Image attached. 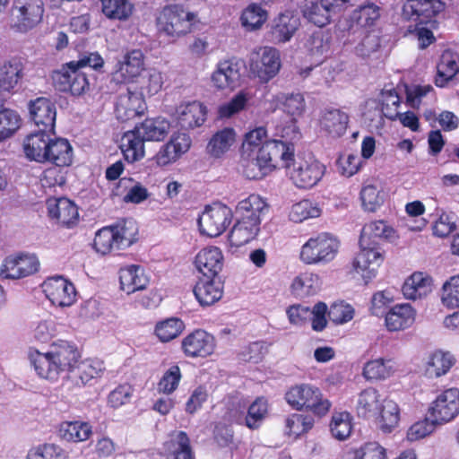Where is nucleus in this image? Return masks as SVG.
<instances>
[{
    "instance_id": "6e6552de",
    "label": "nucleus",
    "mask_w": 459,
    "mask_h": 459,
    "mask_svg": "<svg viewBox=\"0 0 459 459\" xmlns=\"http://www.w3.org/2000/svg\"><path fill=\"white\" fill-rule=\"evenodd\" d=\"M294 185L299 188H310L316 186L323 178L325 167L315 157L299 158L294 161L292 169L287 168Z\"/></svg>"
},
{
    "instance_id": "a19ab883",
    "label": "nucleus",
    "mask_w": 459,
    "mask_h": 459,
    "mask_svg": "<svg viewBox=\"0 0 459 459\" xmlns=\"http://www.w3.org/2000/svg\"><path fill=\"white\" fill-rule=\"evenodd\" d=\"M164 446L167 459H194L190 440L184 431L173 433Z\"/></svg>"
},
{
    "instance_id": "b1692460",
    "label": "nucleus",
    "mask_w": 459,
    "mask_h": 459,
    "mask_svg": "<svg viewBox=\"0 0 459 459\" xmlns=\"http://www.w3.org/2000/svg\"><path fill=\"white\" fill-rule=\"evenodd\" d=\"M55 132L39 130L30 134L23 141V151L26 158L37 162H46L47 151Z\"/></svg>"
},
{
    "instance_id": "680f3d73",
    "label": "nucleus",
    "mask_w": 459,
    "mask_h": 459,
    "mask_svg": "<svg viewBox=\"0 0 459 459\" xmlns=\"http://www.w3.org/2000/svg\"><path fill=\"white\" fill-rule=\"evenodd\" d=\"M313 426L314 419L309 415L293 413L286 419L287 433L294 437L307 432Z\"/></svg>"
},
{
    "instance_id": "603ef678",
    "label": "nucleus",
    "mask_w": 459,
    "mask_h": 459,
    "mask_svg": "<svg viewBox=\"0 0 459 459\" xmlns=\"http://www.w3.org/2000/svg\"><path fill=\"white\" fill-rule=\"evenodd\" d=\"M185 329L184 322L178 317H169L156 324L154 333L161 342L177 338Z\"/></svg>"
},
{
    "instance_id": "bb28decb",
    "label": "nucleus",
    "mask_w": 459,
    "mask_h": 459,
    "mask_svg": "<svg viewBox=\"0 0 459 459\" xmlns=\"http://www.w3.org/2000/svg\"><path fill=\"white\" fill-rule=\"evenodd\" d=\"M103 369V364L100 360L85 359L81 362L78 360L67 371L68 378L74 382L75 385L83 386L91 380L100 377Z\"/></svg>"
},
{
    "instance_id": "864d4df0",
    "label": "nucleus",
    "mask_w": 459,
    "mask_h": 459,
    "mask_svg": "<svg viewBox=\"0 0 459 459\" xmlns=\"http://www.w3.org/2000/svg\"><path fill=\"white\" fill-rule=\"evenodd\" d=\"M352 430V417L347 411L334 412L330 423V431L338 440H345Z\"/></svg>"
},
{
    "instance_id": "3c124183",
    "label": "nucleus",
    "mask_w": 459,
    "mask_h": 459,
    "mask_svg": "<svg viewBox=\"0 0 459 459\" xmlns=\"http://www.w3.org/2000/svg\"><path fill=\"white\" fill-rule=\"evenodd\" d=\"M111 229L118 243V248L128 247L135 242L138 228L134 220H124L111 226Z\"/></svg>"
},
{
    "instance_id": "6e6d98bb",
    "label": "nucleus",
    "mask_w": 459,
    "mask_h": 459,
    "mask_svg": "<svg viewBox=\"0 0 459 459\" xmlns=\"http://www.w3.org/2000/svg\"><path fill=\"white\" fill-rule=\"evenodd\" d=\"M119 186L127 190L123 198L126 203L141 204L150 196L148 189L131 178H122L119 180Z\"/></svg>"
},
{
    "instance_id": "49530a36",
    "label": "nucleus",
    "mask_w": 459,
    "mask_h": 459,
    "mask_svg": "<svg viewBox=\"0 0 459 459\" xmlns=\"http://www.w3.org/2000/svg\"><path fill=\"white\" fill-rule=\"evenodd\" d=\"M103 14L110 20L127 21L134 11L130 0H100Z\"/></svg>"
},
{
    "instance_id": "dca6fc26",
    "label": "nucleus",
    "mask_w": 459,
    "mask_h": 459,
    "mask_svg": "<svg viewBox=\"0 0 459 459\" xmlns=\"http://www.w3.org/2000/svg\"><path fill=\"white\" fill-rule=\"evenodd\" d=\"M191 146V138L185 133L173 134L169 141L163 144L152 160L159 167H166L176 162Z\"/></svg>"
},
{
    "instance_id": "9d476101",
    "label": "nucleus",
    "mask_w": 459,
    "mask_h": 459,
    "mask_svg": "<svg viewBox=\"0 0 459 459\" xmlns=\"http://www.w3.org/2000/svg\"><path fill=\"white\" fill-rule=\"evenodd\" d=\"M255 157L270 171L278 166L279 160L283 167L289 168L290 162L293 160L294 147L282 141L270 140L255 152Z\"/></svg>"
},
{
    "instance_id": "473e14b6",
    "label": "nucleus",
    "mask_w": 459,
    "mask_h": 459,
    "mask_svg": "<svg viewBox=\"0 0 459 459\" xmlns=\"http://www.w3.org/2000/svg\"><path fill=\"white\" fill-rule=\"evenodd\" d=\"M385 398L375 388H367L359 394L356 410L359 417L373 419L379 413L380 406Z\"/></svg>"
},
{
    "instance_id": "ddd939ff",
    "label": "nucleus",
    "mask_w": 459,
    "mask_h": 459,
    "mask_svg": "<svg viewBox=\"0 0 459 459\" xmlns=\"http://www.w3.org/2000/svg\"><path fill=\"white\" fill-rule=\"evenodd\" d=\"M42 287L46 297L54 306L70 307L76 300L74 285L62 276L48 278Z\"/></svg>"
},
{
    "instance_id": "cd10ccee",
    "label": "nucleus",
    "mask_w": 459,
    "mask_h": 459,
    "mask_svg": "<svg viewBox=\"0 0 459 459\" xmlns=\"http://www.w3.org/2000/svg\"><path fill=\"white\" fill-rule=\"evenodd\" d=\"M299 18L290 13L280 14L273 22L269 37L274 43H285L289 41L299 28Z\"/></svg>"
},
{
    "instance_id": "6ab92c4d",
    "label": "nucleus",
    "mask_w": 459,
    "mask_h": 459,
    "mask_svg": "<svg viewBox=\"0 0 459 459\" xmlns=\"http://www.w3.org/2000/svg\"><path fill=\"white\" fill-rule=\"evenodd\" d=\"M444 9L440 0H407L403 6V16L406 20L424 22Z\"/></svg>"
},
{
    "instance_id": "4d7b16f0",
    "label": "nucleus",
    "mask_w": 459,
    "mask_h": 459,
    "mask_svg": "<svg viewBox=\"0 0 459 459\" xmlns=\"http://www.w3.org/2000/svg\"><path fill=\"white\" fill-rule=\"evenodd\" d=\"M21 117L10 108L0 110V143L10 138L21 126Z\"/></svg>"
},
{
    "instance_id": "c9c22d12",
    "label": "nucleus",
    "mask_w": 459,
    "mask_h": 459,
    "mask_svg": "<svg viewBox=\"0 0 459 459\" xmlns=\"http://www.w3.org/2000/svg\"><path fill=\"white\" fill-rule=\"evenodd\" d=\"M121 289L127 294L143 290L148 284L144 270L138 265H129L119 272Z\"/></svg>"
},
{
    "instance_id": "f3484780",
    "label": "nucleus",
    "mask_w": 459,
    "mask_h": 459,
    "mask_svg": "<svg viewBox=\"0 0 459 459\" xmlns=\"http://www.w3.org/2000/svg\"><path fill=\"white\" fill-rule=\"evenodd\" d=\"M30 117L39 130L55 132L56 108L45 97H39L28 104Z\"/></svg>"
},
{
    "instance_id": "f704fd0d",
    "label": "nucleus",
    "mask_w": 459,
    "mask_h": 459,
    "mask_svg": "<svg viewBox=\"0 0 459 459\" xmlns=\"http://www.w3.org/2000/svg\"><path fill=\"white\" fill-rule=\"evenodd\" d=\"M402 290L407 299H422L432 291V279L423 273H414L405 281Z\"/></svg>"
},
{
    "instance_id": "72a5a7b5",
    "label": "nucleus",
    "mask_w": 459,
    "mask_h": 459,
    "mask_svg": "<svg viewBox=\"0 0 459 459\" xmlns=\"http://www.w3.org/2000/svg\"><path fill=\"white\" fill-rule=\"evenodd\" d=\"M459 72L458 56L450 50L442 53L437 65L435 84L437 87H446Z\"/></svg>"
},
{
    "instance_id": "4c0bfd02",
    "label": "nucleus",
    "mask_w": 459,
    "mask_h": 459,
    "mask_svg": "<svg viewBox=\"0 0 459 459\" xmlns=\"http://www.w3.org/2000/svg\"><path fill=\"white\" fill-rule=\"evenodd\" d=\"M47 161L56 167L70 166L73 161V148L70 143L64 138H51L47 151Z\"/></svg>"
},
{
    "instance_id": "2eb2a0df",
    "label": "nucleus",
    "mask_w": 459,
    "mask_h": 459,
    "mask_svg": "<svg viewBox=\"0 0 459 459\" xmlns=\"http://www.w3.org/2000/svg\"><path fill=\"white\" fill-rule=\"evenodd\" d=\"M26 60L13 56L0 65V93L14 94L25 76Z\"/></svg>"
},
{
    "instance_id": "09e8293b",
    "label": "nucleus",
    "mask_w": 459,
    "mask_h": 459,
    "mask_svg": "<svg viewBox=\"0 0 459 459\" xmlns=\"http://www.w3.org/2000/svg\"><path fill=\"white\" fill-rule=\"evenodd\" d=\"M394 371L395 365L392 359L378 358L364 365L363 376L368 380H380L388 378Z\"/></svg>"
},
{
    "instance_id": "4be33fe9",
    "label": "nucleus",
    "mask_w": 459,
    "mask_h": 459,
    "mask_svg": "<svg viewBox=\"0 0 459 459\" xmlns=\"http://www.w3.org/2000/svg\"><path fill=\"white\" fill-rule=\"evenodd\" d=\"M181 348L186 357L204 358L213 352V337L204 330H195L182 340Z\"/></svg>"
},
{
    "instance_id": "a211bd4d",
    "label": "nucleus",
    "mask_w": 459,
    "mask_h": 459,
    "mask_svg": "<svg viewBox=\"0 0 459 459\" xmlns=\"http://www.w3.org/2000/svg\"><path fill=\"white\" fill-rule=\"evenodd\" d=\"M241 65L236 59L220 61L211 76V82L218 90H234L240 83Z\"/></svg>"
},
{
    "instance_id": "c03bdc74",
    "label": "nucleus",
    "mask_w": 459,
    "mask_h": 459,
    "mask_svg": "<svg viewBox=\"0 0 459 459\" xmlns=\"http://www.w3.org/2000/svg\"><path fill=\"white\" fill-rule=\"evenodd\" d=\"M375 419H377V425L383 432H392L400 421V408L398 404L393 400L384 399L379 413Z\"/></svg>"
},
{
    "instance_id": "0eeeda50",
    "label": "nucleus",
    "mask_w": 459,
    "mask_h": 459,
    "mask_svg": "<svg viewBox=\"0 0 459 459\" xmlns=\"http://www.w3.org/2000/svg\"><path fill=\"white\" fill-rule=\"evenodd\" d=\"M359 252L352 260L351 268L368 282L376 276L384 262V251L378 244L369 245L365 240H359Z\"/></svg>"
},
{
    "instance_id": "c85d7f7f",
    "label": "nucleus",
    "mask_w": 459,
    "mask_h": 459,
    "mask_svg": "<svg viewBox=\"0 0 459 459\" xmlns=\"http://www.w3.org/2000/svg\"><path fill=\"white\" fill-rule=\"evenodd\" d=\"M260 231V224L256 221H247L239 218L229 233L228 240L230 248H238L255 239Z\"/></svg>"
},
{
    "instance_id": "338daca9",
    "label": "nucleus",
    "mask_w": 459,
    "mask_h": 459,
    "mask_svg": "<svg viewBox=\"0 0 459 459\" xmlns=\"http://www.w3.org/2000/svg\"><path fill=\"white\" fill-rule=\"evenodd\" d=\"M26 459H68V456L58 446L43 444L30 449Z\"/></svg>"
},
{
    "instance_id": "5fc2aeb1",
    "label": "nucleus",
    "mask_w": 459,
    "mask_h": 459,
    "mask_svg": "<svg viewBox=\"0 0 459 459\" xmlns=\"http://www.w3.org/2000/svg\"><path fill=\"white\" fill-rule=\"evenodd\" d=\"M385 195L379 186L367 183L360 191V200L363 208L368 212H376L384 203Z\"/></svg>"
},
{
    "instance_id": "a878e982",
    "label": "nucleus",
    "mask_w": 459,
    "mask_h": 459,
    "mask_svg": "<svg viewBox=\"0 0 459 459\" xmlns=\"http://www.w3.org/2000/svg\"><path fill=\"white\" fill-rule=\"evenodd\" d=\"M176 114L181 128L192 129L204 124L206 108L201 102L192 101L178 106Z\"/></svg>"
},
{
    "instance_id": "9b49d317",
    "label": "nucleus",
    "mask_w": 459,
    "mask_h": 459,
    "mask_svg": "<svg viewBox=\"0 0 459 459\" xmlns=\"http://www.w3.org/2000/svg\"><path fill=\"white\" fill-rule=\"evenodd\" d=\"M44 13L41 0H15L13 7V27L25 32L35 27Z\"/></svg>"
},
{
    "instance_id": "412c9836",
    "label": "nucleus",
    "mask_w": 459,
    "mask_h": 459,
    "mask_svg": "<svg viewBox=\"0 0 459 459\" xmlns=\"http://www.w3.org/2000/svg\"><path fill=\"white\" fill-rule=\"evenodd\" d=\"M144 108L145 103L142 94L126 89L118 95L115 112L118 120L126 122L142 115Z\"/></svg>"
},
{
    "instance_id": "58836bf2",
    "label": "nucleus",
    "mask_w": 459,
    "mask_h": 459,
    "mask_svg": "<svg viewBox=\"0 0 459 459\" xmlns=\"http://www.w3.org/2000/svg\"><path fill=\"white\" fill-rule=\"evenodd\" d=\"M138 134L145 141H163L169 133L170 123L161 117L147 118L139 126H136Z\"/></svg>"
},
{
    "instance_id": "37998d69",
    "label": "nucleus",
    "mask_w": 459,
    "mask_h": 459,
    "mask_svg": "<svg viewBox=\"0 0 459 459\" xmlns=\"http://www.w3.org/2000/svg\"><path fill=\"white\" fill-rule=\"evenodd\" d=\"M397 238L395 230L384 221H375L367 223L360 234L359 240H365L369 245L377 244V239L393 241Z\"/></svg>"
},
{
    "instance_id": "e433bc0d",
    "label": "nucleus",
    "mask_w": 459,
    "mask_h": 459,
    "mask_svg": "<svg viewBox=\"0 0 459 459\" xmlns=\"http://www.w3.org/2000/svg\"><path fill=\"white\" fill-rule=\"evenodd\" d=\"M268 212L266 202L258 195H250L237 205V212L240 218L247 221H256L261 224L262 216Z\"/></svg>"
},
{
    "instance_id": "aec40b11",
    "label": "nucleus",
    "mask_w": 459,
    "mask_h": 459,
    "mask_svg": "<svg viewBox=\"0 0 459 459\" xmlns=\"http://www.w3.org/2000/svg\"><path fill=\"white\" fill-rule=\"evenodd\" d=\"M195 267L206 279L217 278L223 267V255L217 247L200 250L195 257Z\"/></svg>"
},
{
    "instance_id": "39448f33",
    "label": "nucleus",
    "mask_w": 459,
    "mask_h": 459,
    "mask_svg": "<svg viewBox=\"0 0 459 459\" xmlns=\"http://www.w3.org/2000/svg\"><path fill=\"white\" fill-rule=\"evenodd\" d=\"M356 0H306L302 13L311 23L318 27L329 24L334 16L341 14Z\"/></svg>"
},
{
    "instance_id": "f257e3e1",
    "label": "nucleus",
    "mask_w": 459,
    "mask_h": 459,
    "mask_svg": "<svg viewBox=\"0 0 459 459\" xmlns=\"http://www.w3.org/2000/svg\"><path fill=\"white\" fill-rule=\"evenodd\" d=\"M80 359L77 348L67 342L53 343L47 351L29 348L28 359L36 376L48 383L58 382Z\"/></svg>"
},
{
    "instance_id": "4468645a",
    "label": "nucleus",
    "mask_w": 459,
    "mask_h": 459,
    "mask_svg": "<svg viewBox=\"0 0 459 459\" xmlns=\"http://www.w3.org/2000/svg\"><path fill=\"white\" fill-rule=\"evenodd\" d=\"M39 261L35 255H21L6 257L0 267L2 279L18 280L39 271Z\"/></svg>"
},
{
    "instance_id": "c756f323",
    "label": "nucleus",
    "mask_w": 459,
    "mask_h": 459,
    "mask_svg": "<svg viewBox=\"0 0 459 459\" xmlns=\"http://www.w3.org/2000/svg\"><path fill=\"white\" fill-rule=\"evenodd\" d=\"M349 123V116L339 108H325L320 117V126L333 137L345 134Z\"/></svg>"
},
{
    "instance_id": "20e7f679",
    "label": "nucleus",
    "mask_w": 459,
    "mask_h": 459,
    "mask_svg": "<svg viewBox=\"0 0 459 459\" xmlns=\"http://www.w3.org/2000/svg\"><path fill=\"white\" fill-rule=\"evenodd\" d=\"M339 247L340 242L335 237L321 233L301 247L299 259L305 264H326L336 257Z\"/></svg>"
},
{
    "instance_id": "7c9ffc66",
    "label": "nucleus",
    "mask_w": 459,
    "mask_h": 459,
    "mask_svg": "<svg viewBox=\"0 0 459 459\" xmlns=\"http://www.w3.org/2000/svg\"><path fill=\"white\" fill-rule=\"evenodd\" d=\"M194 293L202 306H211L222 297V283L218 278L200 279L194 289Z\"/></svg>"
},
{
    "instance_id": "2f4dec72",
    "label": "nucleus",
    "mask_w": 459,
    "mask_h": 459,
    "mask_svg": "<svg viewBox=\"0 0 459 459\" xmlns=\"http://www.w3.org/2000/svg\"><path fill=\"white\" fill-rule=\"evenodd\" d=\"M416 312L410 304L395 305L385 316V325L390 331H400L411 326Z\"/></svg>"
},
{
    "instance_id": "423d86ee",
    "label": "nucleus",
    "mask_w": 459,
    "mask_h": 459,
    "mask_svg": "<svg viewBox=\"0 0 459 459\" xmlns=\"http://www.w3.org/2000/svg\"><path fill=\"white\" fill-rule=\"evenodd\" d=\"M232 221L230 208L221 203L207 205L199 216L198 225L200 232L210 238L221 236Z\"/></svg>"
},
{
    "instance_id": "774afa93",
    "label": "nucleus",
    "mask_w": 459,
    "mask_h": 459,
    "mask_svg": "<svg viewBox=\"0 0 459 459\" xmlns=\"http://www.w3.org/2000/svg\"><path fill=\"white\" fill-rule=\"evenodd\" d=\"M268 412L267 401L259 397L249 406L246 417V425L252 429H257Z\"/></svg>"
},
{
    "instance_id": "f03ea898",
    "label": "nucleus",
    "mask_w": 459,
    "mask_h": 459,
    "mask_svg": "<svg viewBox=\"0 0 459 459\" xmlns=\"http://www.w3.org/2000/svg\"><path fill=\"white\" fill-rule=\"evenodd\" d=\"M289 405L298 411L307 410L319 417L325 415L331 408V403L325 398L319 388L300 384L291 386L285 394Z\"/></svg>"
},
{
    "instance_id": "5701e85b",
    "label": "nucleus",
    "mask_w": 459,
    "mask_h": 459,
    "mask_svg": "<svg viewBox=\"0 0 459 459\" xmlns=\"http://www.w3.org/2000/svg\"><path fill=\"white\" fill-rule=\"evenodd\" d=\"M253 72L262 82H268L280 71V52L273 48H261L259 58L251 65Z\"/></svg>"
},
{
    "instance_id": "8fccbe9b",
    "label": "nucleus",
    "mask_w": 459,
    "mask_h": 459,
    "mask_svg": "<svg viewBox=\"0 0 459 459\" xmlns=\"http://www.w3.org/2000/svg\"><path fill=\"white\" fill-rule=\"evenodd\" d=\"M236 133L232 128H224L218 131L212 135L208 145V152L215 157L220 158L227 152L235 143Z\"/></svg>"
},
{
    "instance_id": "13d9d810",
    "label": "nucleus",
    "mask_w": 459,
    "mask_h": 459,
    "mask_svg": "<svg viewBox=\"0 0 459 459\" xmlns=\"http://www.w3.org/2000/svg\"><path fill=\"white\" fill-rule=\"evenodd\" d=\"M74 76L73 83L68 84L65 80L66 77L58 75L57 83L60 86V91L70 92L74 96H81L86 93L90 90V82L86 74L82 70L78 69L77 74Z\"/></svg>"
},
{
    "instance_id": "e2e57ef3",
    "label": "nucleus",
    "mask_w": 459,
    "mask_h": 459,
    "mask_svg": "<svg viewBox=\"0 0 459 459\" xmlns=\"http://www.w3.org/2000/svg\"><path fill=\"white\" fill-rule=\"evenodd\" d=\"M441 301L448 308L459 307V273L443 283Z\"/></svg>"
},
{
    "instance_id": "bf43d9fd",
    "label": "nucleus",
    "mask_w": 459,
    "mask_h": 459,
    "mask_svg": "<svg viewBox=\"0 0 459 459\" xmlns=\"http://www.w3.org/2000/svg\"><path fill=\"white\" fill-rule=\"evenodd\" d=\"M241 23L248 30L259 29L267 20V12L256 4H251L242 12Z\"/></svg>"
},
{
    "instance_id": "052dcab7",
    "label": "nucleus",
    "mask_w": 459,
    "mask_h": 459,
    "mask_svg": "<svg viewBox=\"0 0 459 459\" xmlns=\"http://www.w3.org/2000/svg\"><path fill=\"white\" fill-rule=\"evenodd\" d=\"M267 140L266 130L264 127L260 126L246 134L245 139L241 147V153L244 157L248 158L265 143Z\"/></svg>"
},
{
    "instance_id": "69168bd1",
    "label": "nucleus",
    "mask_w": 459,
    "mask_h": 459,
    "mask_svg": "<svg viewBox=\"0 0 459 459\" xmlns=\"http://www.w3.org/2000/svg\"><path fill=\"white\" fill-rule=\"evenodd\" d=\"M250 99L251 95L247 91H239L229 102L219 107V117L221 118L231 117L235 114L243 110Z\"/></svg>"
},
{
    "instance_id": "de8ad7c7",
    "label": "nucleus",
    "mask_w": 459,
    "mask_h": 459,
    "mask_svg": "<svg viewBox=\"0 0 459 459\" xmlns=\"http://www.w3.org/2000/svg\"><path fill=\"white\" fill-rule=\"evenodd\" d=\"M320 285L317 274L304 273L295 277L291 283V291L299 298H306L316 294L319 290Z\"/></svg>"
},
{
    "instance_id": "f8f14e48",
    "label": "nucleus",
    "mask_w": 459,
    "mask_h": 459,
    "mask_svg": "<svg viewBox=\"0 0 459 459\" xmlns=\"http://www.w3.org/2000/svg\"><path fill=\"white\" fill-rule=\"evenodd\" d=\"M145 70L144 55L140 49L126 53L115 65L111 80L116 83L134 82Z\"/></svg>"
},
{
    "instance_id": "79ce46f5",
    "label": "nucleus",
    "mask_w": 459,
    "mask_h": 459,
    "mask_svg": "<svg viewBox=\"0 0 459 459\" xmlns=\"http://www.w3.org/2000/svg\"><path fill=\"white\" fill-rule=\"evenodd\" d=\"M455 364V358L450 352L436 351L431 353L425 363V374L430 377L446 375Z\"/></svg>"
},
{
    "instance_id": "1a4fd4ad",
    "label": "nucleus",
    "mask_w": 459,
    "mask_h": 459,
    "mask_svg": "<svg viewBox=\"0 0 459 459\" xmlns=\"http://www.w3.org/2000/svg\"><path fill=\"white\" fill-rule=\"evenodd\" d=\"M428 414L437 425L454 420L459 414V389L452 387L441 392L430 403Z\"/></svg>"
},
{
    "instance_id": "393cba45",
    "label": "nucleus",
    "mask_w": 459,
    "mask_h": 459,
    "mask_svg": "<svg viewBox=\"0 0 459 459\" xmlns=\"http://www.w3.org/2000/svg\"><path fill=\"white\" fill-rule=\"evenodd\" d=\"M48 216L66 226L74 224L79 217L76 205L67 198L51 197L47 200Z\"/></svg>"
},
{
    "instance_id": "a18cd8bd",
    "label": "nucleus",
    "mask_w": 459,
    "mask_h": 459,
    "mask_svg": "<svg viewBox=\"0 0 459 459\" xmlns=\"http://www.w3.org/2000/svg\"><path fill=\"white\" fill-rule=\"evenodd\" d=\"M59 434L61 437L69 442H83L91 436L92 428L85 421H64L60 424Z\"/></svg>"
},
{
    "instance_id": "7ed1b4c3",
    "label": "nucleus",
    "mask_w": 459,
    "mask_h": 459,
    "mask_svg": "<svg viewBox=\"0 0 459 459\" xmlns=\"http://www.w3.org/2000/svg\"><path fill=\"white\" fill-rule=\"evenodd\" d=\"M196 21V14L186 11L178 4L166 6L157 17V29L160 33L178 38L191 32Z\"/></svg>"
},
{
    "instance_id": "0e129e2a",
    "label": "nucleus",
    "mask_w": 459,
    "mask_h": 459,
    "mask_svg": "<svg viewBox=\"0 0 459 459\" xmlns=\"http://www.w3.org/2000/svg\"><path fill=\"white\" fill-rule=\"evenodd\" d=\"M321 210L308 200H302L292 205L290 219L294 222H302L310 218L320 216Z\"/></svg>"
},
{
    "instance_id": "ea45409f",
    "label": "nucleus",
    "mask_w": 459,
    "mask_h": 459,
    "mask_svg": "<svg viewBox=\"0 0 459 459\" xmlns=\"http://www.w3.org/2000/svg\"><path fill=\"white\" fill-rule=\"evenodd\" d=\"M143 138L138 134L137 129L127 131L121 138L120 149L128 162H134L143 158Z\"/></svg>"
}]
</instances>
